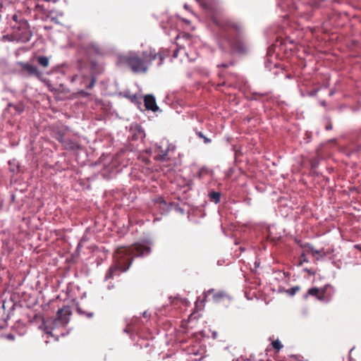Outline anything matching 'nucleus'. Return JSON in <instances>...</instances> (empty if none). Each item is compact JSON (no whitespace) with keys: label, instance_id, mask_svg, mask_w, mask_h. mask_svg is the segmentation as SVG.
<instances>
[{"label":"nucleus","instance_id":"a878e982","mask_svg":"<svg viewBox=\"0 0 361 361\" xmlns=\"http://www.w3.org/2000/svg\"><path fill=\"white\" fill-rule=\"evenodd\" d=\"M320 104L323 106H326V102L325 101H321L320 102Z\"/></svg>","mask_w":361,"mask_h":361},{"label":"nucleus","instance_id":"f03ea898","mask_svg":"<svg viewBox=\"0 0 361 361\" xmlns=\"http://www.w3.org/2000/svg\"><path fill=\"white\" fill-rule=\"evenodd\" d=\"M207 11L208 18L218 28L224 30H233L240 33L243 29L240 23L233 22L225 15L217 0H195Z\"/></svg>","mask_w":361,"mask_h":361},{"label":"nucleus","instance_id":"6e6552de","mask_svg":"<svg viewBox=\"0 0 361 361\" xmlns=\"http://www.w3.org/2000/svg\"><path fill=\"white\" fill-rule=\"evenodd\" d=\"M231 46L235 51L240 54L246 53L249 49L248 45L241 39H238L235 42L231 43Z\"/></svg>","mask_w":361,"mask_h":361},{"label":"nucleus","instance_id":"a211bd4d","mask_svg":"<svg viewBox=\"0 0 361 361\" xmlns=\"http://www.w3.org/2000/svg\"><path fill=\"white\" fill-rule=\"evenodd\" d=\"M317 92H318V90H315L314 91L309 92L307 93V95H309L310 97H314V96H316Z\"/></svg>","mask_w":361,"mask_h":361},{"label":"nucleus","instance_id":"5701e85b","mask_svg":"<svg viewBox=\"0 0 361 361\" xmlns=\"http://www.w3.org/2000/svg\"><path fill=\"white\" fill-rule=\"evenodd\" d=\"M94 82H95L94 79H92L91 80L90 83L88 85L87 87L90 88V89L93 87V86L94 85Z\"/></svg>","mask_w":361,"mask_h":361},{"label":"nucleus","instance_id":"39448f33","mask_svg":"<svg viewBox=\"0 0 361 361\" xmlns=\"http://www.w3.org/2000/svg\"><path fill=\"white\" fill-rule=\"evenodd\" d=\"M169 148V146L166 141L161 142V145H158L155 150V152L157 153L156 159L159 161H165L166 159Z\"/></svg>","mask_w":361,"mask_h":361},{"label":"nucleus","instance_id":"e433bc0d","mask_svg":"<svg viewBox=\"0 0 361 361\" xmlns=\"http://www.w3.org/2000/svg\"><path fill=\"white\" fill-rule=\"evenodd\" d=\"M286 77L288 78H290V76L289 75H287Z\"/></svg>","mask_w":361,"mask_h":361},{"label":"nucleus","instance_id":"20e7f679","mask_svg":"<svg viewBox=\"0 0 361 361\" xmlns=\"http://www.w3.org/2000/svg\"><path fill=\"white\" fill-rule=\"evenodd\" d=\"M142 56L143 58L144 64L146 66V72L148 71L149 66L152 65L154 61H157V66L159 67L164 63L167 54L163 50L157 51L154 49L149 48L142 51Z\"/></svg>","mask_w":361,"mask_h":361},{"label":"nucleus","instance_id":"f8f14e48","mask_svg":"<svg viewBox=\"0 0 361 361\" xmlns=\"http://www.w3.org/2000/svg\"><path fill=\"white\" fill-rule=\"evenodd\" d=\"M209 197L212 200L214 201L215 203H218L220 201L221 194L218 192H211L209 193Z\"/></svg>","mask_w":361,"mask_h":361},{"label":"nucleus","instance_id":"2f4dec72","mask_svg":"<svg viewBox=\"0 0 361 361\" xmlns=\"http://www.w3.org/2000/svg\"><path fill=\"white\" fill-rule=\"evenodd\" d=\"M313 253L314 254H319V251H318V250H313Z\"/></svg>","mask_w":361,"mask_h":361},{"label":"nucleus","instance_id":"4be33fe9","mask_svg":"<svg viewBox=\"0 0 361 361\" xmlns=\"http://www.w3.org/2000/svg\"><path fill=\"white\" fill-rule=\"evenodd\" d=\"M298 8V6L295 5V4H293L292 6L290 8V11H296Z\"/></svg>","mask_w":361,"mask_h":361},{"label":"nucleus","instance_id":"72a5a7b5","mask_svg":"<svg viewBox=\"0 0 361 361\" xmlns=\"http://www.w3.org/2000/svg\"><path fill=\"white\" fill-rule=\"evenodd\" d=\"M300 95H301L302 97H305V94H304L302 92H300Z\"/></svg>","mask_w":361,"mask_h":361},{"label":"nucleus","instance_id":"c756f323","mask_svg":"<svg viewBox=\"0 0 361 361\" xmlns=\"http://www.w3.org/2000/svg\"><path fill=\"white\" fill-rule=\"evenodd\" d=\"M301 258H303V261H304V262H306L305 255H301Z\"/></svg>","mask_w":361,"mask_h":361},{"label":"nucleus","instance_id":"6ab92c4d","mask_svg":"<svg viewBox=\"0 0 361 361\" xmlns=\"http://www.w3.org/2000/svg\"><path fill=\"white\" fill-rule=\"evenodd\" d=\"M6 338L8 340L13 341L15 338V336L12 334H8L6 336Z\"/></svg>","mask_w":361,"mask_h":361},{"label":"nucleus","instance_id":"ddd939ff","mask_svg":"<svg viewBox=\"0 0 361 361\" xmlns=\"http://www.w3.org/2000/svg\"><path fill=\"white\" fill-rule=\"evenodd\" d=\"M319 291L320 290L317 288H312L308 290L307 293L310 295L317 297L319 300H322V298L318 295Z\"/></svg>","mask_w":361,"mask_h":361},{"label":"nucleus","instance_id":"1a4fd4ad","mask_svg":"<svg viewBox=\"0 0 361 361\" xmlns=\"http://www.w3.org/2000/svg\"><path fill=\"white\" fill-rule=\"evenodd\" d=\"M23 69L26 71L30 75H35L37 78H40L42 76V73L38 70V68L32 65L29 63H25L23 65Z\"/></svg>","mask_w":361,"mask_h":361},{"label":"nucleus","instance_id":"473e14b6","mask_svg":"<svg viewBox=\"0 0 361 361\" xmlns=\"http://www.w3.org/2000/svg\"><path fill=\"white\" fill-rule=\"evenodd\" d=\"M221 66H223V67H226L227 66V65L225 64V63H222Z\"/></svg>","mask_w":361,"mask_h":361},{"label":"nucleus","instance_id":"cd10ccee","mask_svg":"<svg viewBox=\"0 0 361 361\" xmlns=\"http://www.w3.org/2000/svg\"><path fill=\"white\" fill-rule=\"evenodd\" d=\"M285 6L287 5L288 7H290V5H288V3H289V0H285Z\"/></svg>","mask_w":361,"mask_h":361},{"label":"nucleus","instance_id":"58836bf2","mask_svg":"<svg viewBox=\"0 0 361 361\" xmlns=\"http://www.w3.org/2000/svg\"><path fill=\"white\" fill-rule=\"evenodd\" d=\"M47 1H49L50 0H47Z\"/></svg>","mask_w":361,"mask_h":361},{"label":"nucleus","instance_id":"4468645a","mask_svg":"<svg viewBox=\"0 0 361 361\" xmlns=\"http://www.w3.org/2000/svg\"><path fill=\"white\" fill-rule=\"evenodd\" d=\"M226 296V294L224 291H219L213 295V299L216 302H219L221 299Z\"/></svg>","mask_w":361,"mask_h":361},{"label":"nucleus","instance_id":"2eb2a0df","mask_svg":"<svg viewBox=\"0 0 361 361\" xmlns=\"http://www.w3.org/2000/svg\"><path fill=\"white\" fill-rule=\"evenodd\" d=\"M272 346L274 349L280 350L283 348V345L279 340H276L272 342Z\"/></svg>","mask_w":361,"mask_h":361},{"label":"nucleus","instance_id":"f704fd0d","mask_svg":"<svg viewBox=\"0 0 361 361\" xmlns=\"http://www.w3.org/2000/svg\"><path fill=\"white\" fill-rule=\"evenodd\" d=\"M143 316H144L145 317H147V312H145L143 313Z\"/></svg>","mask_w":361,"mask_h":361},{"label":"nucleus","instance_id":"c85d7f7f","mask_svg":"<svg viewBox=\"0 0 361 361\" xmlns=\"http://www.w3.org/2000/svg\"><path fill=\"white\" fill-rule=\"evenodd\" d=\"M177 52H178V50L174 51V52H173L174 57H177Z\"/></svg>","mask_w":361,"mask_h":361},{"label":"nucleus","instance_id":"b1692460","mask_svg":"<svg viewBox=\"0 0 361 361\" xmlns=\"http://www.w3.org/2000/svg\"><path fill=\"white\" fill-rule=\"evenodd\" d=\"M183 7H184V8L185 10H187V11L191 12L192 13H193L192 11L190 10V6L187 4H184Z\"/></svg>","mask_w":361,"mask_h":361},{"label":"nucleus","instance_id":"7c9ffc66","mask_svg":"<svg viewBox=\"0 0 361 361\" xmlns=\"http://www.w3.org/2000/svg\"><path fill=\"white\" fill-rule=\"evenodd\" d=\"M160 202H161V203H163L164 205H166V202H165L164 200H160Z\"/></svg>","mask_w":361,"mask_h":361},{"label":"nucleus","instance_id":"0eeeda50","mask_svg":"<svg viewBox=\"0 0 361 361\" xmlns=\"http://www.w3.org/2000/svg\"><path fill=\"white\" fill-rule=\"evenodd\" d=\"M70 311L68 307L59 309L57 311V319L62 324H66L69 321Z\"/></svg>","mask_w":361,"mask_h":361},{"label":"nucleus","instance_id":"f3484780","mask_svg":"<svg viewBox=\"0 0 361 361\" xmlns=\"http://www.w3.org/2000/svg\"><path fill=\"white\" fill-rule=\"evenodd\" d=\"M299 289H300V288L298 286H295V287H293V288H290L288 290V293L290 295H295L299 290Z\"/></svg>","mask_w":361,"mask_h":361},{"label":"nucleus","instance_id":"c9c22d12","mask_svg":"<svg viewBox=\"0 0 361 361\" xmlns=\"http://www.w3.org/2000/svg\"><path fill=\"white\" fill-rule=\"evenodd\" d=\"M334 94V92H331L329 93V95H330V96H332Z\"/></svg>","mask_w":361,"mask_h":361},{"label":"nucleus","instance_id":"393cba45","mask_svg":"<svg viewBox=\"0 0 361 361\" xmlns=\"http://www.w3.org/2000/svg\"><path fill=\"white\" fill-rule=\"evenodd\" d=\"M331 129H332L331 124H328V125L326 126V130H329Z\"/></svg>","mask_w":361,"mask_h":361},{"label":"nucleus","instance_id":"9b49d317","mask_svg":"<svg viewBox=\"0 0 361 361\" xmlns=\"http://www.w3.org/2000/svg\"><path fill=\"white\" fill-rule=\"evenodd\" d=\"M37 63L44 68H47L49 64V59L45 56H39L37 59Z\"/></svg>","mask_w":361,"mask_h":361},{"label":"nucleus","instance_id":"aec40b11","mask_svg":"<svg viewBox=\"0 0 361 361\" xmlns=\"http://www.w3.org/2000/svg\"><path fill=\"white\" fill-rule=\"evenodd\" d=\"M213 291H214V289H209L207 291H206L204 293V298H207Z\"/></svg>","mask_w":361,"mask_h":361},{"label":"nucleus","instance_id":"f257e3e1","mask_svg":"<svg viewBox=\"0 0 361 361\" xmlns=\"http://www.w3.org/2000/svg\"><path fill=\"white\" fill-rule=\"evenodd\" d=\"M151 248L148 245L135 243L130 247H119L114 255L115 264L111 266L105 275V280L112 279L118 271H126L132 264L133 257L149 255Z\"/></svg>","mask_w":361,"mask_h":361},{"label":"nucleus","instance_id":"7ed1b4c3","mask_svg":"<svg viewBox=\"0 0 361 361\" xmlns=\"http://www.w3.org/2000/svg\"><path fill=\"white\" fill-rule=\"evenodd\" d=\"M118 62L126 65L133 73H146L143 58L138 52L130 51L118 56Z\"/></svg>","mask_w":361,"mask_h":361},{"label":"nucleus","instance_id":"9d476101","mask_svg":"<svg viewBox=\"0 0 361 361\" xmlns=\"http://www.w3.org/2000/svg\"><path fill=\"white\" fill-rule=\"evenodd\" d=\"M87 49L90 53H94L96 54H102V50H101L100 47L99 46L98 44H97L96 42H91L89 43V44L87 45Z\"/></svg>","mask_w":361,"mask_h":361},{"label":"nucleus","instance_id":"dca6fc26","mask_svg":"<svg viewBox=\"0 0 361 361\" xmlns=\"http://www.w3.org/2000/svg\"><path fill=\"white\" fill-rule=\"evenodd\" d=\"M197 135H198L199 137H201L204 140V142L206 143V144H208L209 142H211V140L209 139L208 137H205L202 133L201 132H197Z\"/></svg>","mask_w":361,"mask_h":361},{"label":"nucleus","instance_id":"423d86ee","mask_svg":"<svg viewBox=\"0 0 361 361\" xmlns=\"http://www.w3.org/2000/svg\"><path fill=\"white\" fill-rule=\"evenodd\" d=\"M144 102L146 109L154 112L159 110V106L157 105L155 97L153 95H146L144 99Z\"/></svg>","mask_w":361,"mask_h":361},{"label":"nucleus","instance_id":"bb28decb","mask_svg":"<svg viewBox=\"0 0 361 361\" xmlns=\"http://www.w3.org/2000/svg\"><path fill=\"white\" fill-rule=\"evenodd\" d=\"M92 316H93V313L92 312H90V313L87 314V317H92Z\"/></svg>","mask_w":361,"mask_h":361},{"label":"nucleus","instance_id":"412c9836","mask_svg":"<svg viewBox=\"0 0 361 361\" xmlns=\"http://www.w3.org/2000/svg\"><path fill=\"white\" fill-rule=\"evenodd\" d=\"M285 1L283 2L282 0L280 1L278 4L279 6H280L282 9L285 8Z\"/></svg>","mask_w":361,"mask_h":361},{"label":"nucleus","instance_id":"4c0bfd02","mask_svg":"<svg viewBox=\"0 0 361 361\" xmlns=\"http://www.w3.org/2000/svg\"><path fill=\"white\" fill-rule=\"evenodd\" d=\"M54 2L57 1V0H54Z\"/></svg>","mask_w":361,"mask_h":361}]
</instances>
